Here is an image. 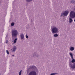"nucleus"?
I'll list each match as a JSON object with an SVG mask.
<instances>
[{"label": "nucleus", "instance_id": "f257e3e1", "mask_svg": "<svg viewBox=\"0 0 75 75\" xmlns=\"http://www.w3.org/2000/svg\"><path fill=\"white\" fill-rule=\"evenodd\" d=\"M12 37V38H17L18 35V31L17 30H13L11 32Z\"/></svg>", "mask_w": 75, "mask_h": 75}, {"label": "nucleus", "instance_id": "393cba45", "mask_svg": "<svg viewBox=\"0 0 75 75\" xmlns=\"http://www.w3.org/2000/svg\"><path fill=\"white\" fill-rule=\"evenodd\" d=\"M6 44H7L8 43V40H6Z\"/></svg>", "mask_w": 75, "mask_h": 75}, {"label": "nucleus", "instance_id": "39448f33", "mask_svg": "<svg viewBox=\"0 0 75 75\" xmlns=\"http://www.w3.org/2000/svg\"><path fill=\"white\" fill-rule=\"evenodd\" d=\"M33 57H35V58H38L39 57V54L37 52H35L33 54Z\"/></svg>", "mask_w": 75, "mask_h": 75}, {"label": "nucleus", "instance_id": "412c9836", "mask_svg": "<svg viewBox=\"0 0 75 75\" xmlns=\"http://www.w3.org/2000/svg\"><path fill=\"white\" fill-rule=\"evenodd\" d=\"M14 23L13 22L11 23V26H14Z\"/></svg>", "mask_w": 75, "mask_h": 75}, {"label": "nucleus", "instance_id": "4468645a", "mask_svg": "<svg viewBox=\"0 0 75 75\" xmlns=\"http://www.w3.org/2000/svg\"><path fill=\"white\" fill-rule=\"evenodd\" d=\"M70 50L71 51H72L74 50V47H70Z\"/></svg>", "mask_w": 75, "mask_h": 75}, {"label": "nucleus", "instance_id": "7ed1b4c3", "mask_svg": "<svg viewBox=\"0 0 75 75\" xmlns=\"http://www.w3.org/2000/svg\"><path fill=\"white\" fill-rule=\"evenodd\" d=\"M69 16L71 18H74L75 17V12L74 11H71L70 12Z\"/></svg>", "mask_w": 75, "mask_h": 75}, {"label": "nucleus", "instance_id": "cd10ccee", "mask_svg": "<svg viewBox=\"0 0 75 75\" xmlns=\"http://www.w3.org/2000/svg\"><path fill=\"white\" fill-rule=\"evenodd\" d=\"M0 75H1V74H0Z\"/></svg>", "mask_w": 75, "mask_h": 75}, {"label": "nucleus", "instance_id": "6e6552de", "mask_svg": "<svg viewBox=\"0 0 75 75\" xmlns=\"http://www.w3.org/2000/svg\"><path fill=\"white\" fill-rule=\"evenodd\" d=\"M69 11H64L63 12L64 13V16L67 17V16L68 15V14H69Z\"/></svg>", "mask_w": 75, "mask_h": 75}, {"label": "nucleus", "instance_id": "6ab92c4d", "mask_svg": "<svg viewBox=\"0 0 75 75\" xmlns=\"http://www.w3.org/2000/svg\"><path fill=\"white\" fill-rule=\"evenodd\" d=\"M26 1L27 2H31L33 1V0H26Z\"/></svg>", "mask_w": 75, "mask_h": 75}, {"label": "nucleus", "instance_id": "f03ea898", "mask_svg": "<svg viewBox=\"0 0 75 75\" xmlns=\"http://www.w3.org/2000/svg\"><path fill=\"white\" fill-rule=\"evenodd\" d=\"M52 32L53 34H56L58 33V29L56 27H54L52 29Z\"/></svg>", "mask_w": 75, "mask_h": 75}, {"label": "nucleus", "instance_id": "b1692460", "mask_svg": "<svg viewBox=\"0 0 75 75\" xmlns=\"http://www.w3.org/2000/svg\"><path fill=\"white\" fill-rule=\"evenodd\" d=\"M6 53L7 54H8V55L9 54V52H8V50H6Z\"/></svg>", "mask_w": 75, "mask_h": 75}, {"label": "nucleus", "instance_id": "9d476101", "mask_svg": "<svg viewBox=\"0 0 75 75\" xmlns=\"http://www.w3.org/2000/svg\"><path fill=\"white\" fill-rule=\"evenodd\" d=\"M36 68L35 66H30V68L27 70V71H28L30 69H34V68Z\"/></svg>", "mask_w": 75, "mask_h": 75}, {"label": "nucleus", "instance_id": "a878e982", "mask_svg": "<svg viewBox=\"0 0 75 75\" xmlns=\"http://www.w3.org/2000/svg\"><path fill=\"white\" fill-rule=\"evenodd\" d=\"M13 57H14V54L12 55Z\"/></svg>", "mask_w": 75, "mask_h": 75}, {"label": "nucleus", "instance_id": "bb28decb", "mask_svg": "<svg viewBox=\"0 0 75 75\" xmlns=\"http://www.w3.org/2000/svg\"><path fill=\"white\" fill-rule=\"evenodd\" d=\"M31 22H33V20H31Z\"/></svg>", "mask_w": 75, "mask_h": 75}, {"label": "nucleus", "instance_id": "2eb2a0df", "mask_svg": "<svg viewBox=\"0 0 75 75\" xmlns=\"http://www.w3.org/2000/svg\"><path fill=\"white\" fill-rule=\"evenodd\" d=\"M70 3L72 4H75V1L74 0H71L70 1Z\"/></svg>", "mask_w": 75, "mask_h": 75}, {"label": "nucleus", "instance_id": "dca6fc26", "mask_svg": "<svg viewBox=\"0 0 75 75\" xmlns=\"http://www.w3.org/2000/svg\"><path fill=\"white\" fill-rule=\"evenodd\" d=\"M58 35H59L57 33H56L54 34V37H58Z\"/></svg>", "mask_w": 75, "mask_h": 75}, {"label": "nucleus", "instance_id": "20e7f679", "mask_svg": "<svg viewBox=\"0 0 75 75\" xmlns=\"http://www.w3.org/2000/svg\"><path fill=\"white\" fill-rule=\"evenodd\" d=\"M69 65L72 69H75V63H74L73 64L71 63H69Z\"/></svg>", "mask_w": 75, "mask_h": 75}, {"label": "nucleus", "instance_id": "5701e85b", "mask_svg": "<svg viewBox=\"0 0 75 75\" xmlns=\"http://www.w3.org/2000/svg\"><path fill=\"white\" fill-rule=\"evenodd\" d=\"M25 37L26 38H28V35H27V34H26L25 35Z\"/></svg>", "mask_w": 75, "mask_h": 75}, {"label": "nucleus", "instance_id": "aec40b11", "mask_svg": "<svg viewBox=\"0 0 75 75\" xmlns=\"http://www.w3.org/2000/svg\"><path fill=\"white\" fill-rule=\"evenodd\" d=\"M57 73H52L50 74V75H56V74H57Z\"/></svg>", "mask_w": 75, "mask_h": 75}, {"label": "nucleus", "instance_id": "f8f14e48", "mask_svg": "<svg viewBox=\"0 0 75 75\" xmlns=\"http://www.w3.org/2000/svg\"><path fill=\"white\" fill-rule=\"evenodd\" d=\"M69 55H70L71 57V59H73V58H74V57H73V54H72V53H69Z\"/></svg>", "mask_w": 75, "mask_h": 75}, {"label": "nucleus", "instance_id": "1a4fd4ad", "mask_svg": "<svg viewBox=\"0 0 75 75\" xmlns=\"http://www.w3.org/2000/svg\"><path fill=\"white\" fill-rule=\"evenodd\" d=\"M16 49L17 47H16V46H15L13 47L12 49L11 50L12 51V52H15Z\"/></svg>", "mask_w": 75, "mask_h": 75}, {"label": "nucleus", "instance_id": "423d86ee", "mask_svg": "<svg viewBox=\"0 0 75 75\" xmlns=\"http://www.w3.org/2000/svg\"><path fill=\"white\" fill-rule=\"evenodd\" d=\"M29 75H37V73L35 71H32L30 72Z\"/></svg>", "mask_w": 75, "mask_h": 75}, {"label": "nucleus", "instance_id": "0eeeda50", "mask_svg": "<svg viewBox=\"0 0 75 75\" xmlns=\"http://www.w3.org/2000/svg\"><path fill=\"white\" fill-rule=\"evenodd\" d=\"M20 36L21 40H25V38H24V36L23 33L21 34L20 35Z\"/></svg>", "mask_w": 75, "mask_h": 75}, {"label": "nucleus", "instance_id": "f3484780", "mask_svg": "<svg viewBox=\"0 0 75 75\" xmlns=\"http://www.w3.org/2000/svg\"><path fill=\"white\" fill-rule=\"evenodd\" d=\"M17 38H15L14 40V44L16 43L17 42Z\"/></svg>", "mask_w": 75, "mask_h": 75}, {"label": "nucleus", "instance_id": "ddd939ff", "mask_svg": "<svg viewBox=\"0 0 75 75\" xmlns=\"http://www.w3.org/2000/svg\"><path fill=\"white\" fill-rule=\"evenodd\" d=\"M64 16H65V15L64 14V12H62L61 13V15L60 16V17H64Z\"/></svg>", "mask_w": 75, "mask_h": 75}, {"label": "nucleus", "instance_id": "a211bd4d", "mask_svg": "<svg viewBox=\"0 0 75 75\" xmlns=\"http://www.w3.org/2000/svg\"><path fill=\"white\" fill-rule=\"evenodd\" d=\"M75 62V59H73L71 61L72 63H74Z\"/></svg>", "mask_w": 75, "mask_h": 75}, {"label": "nucleus", "instance_id": "4be33fe9", "mask_svg": "<svg viewBox=\"0 0 75 75\" xmlns=\"http://www.w3.org/2000/svg\"><path fill=\"white\" fill-rule=\"evenodd\" d=\"M22 72V70H21L19 72V75H21V72Z\"/></svg>", "mask_w": 75, "mask_h": 75}, {"label": "nucleus", "instance_id": "9b49d317", "mask_svg": "<svg viewBox=\"0 0 75 75\" xmlns=\"http://www.w3.org/2000/svg\"><path fill=\"white\" fill-rule=\"evenodd\" d=\"M73 18H69V23H71L73 21V20H72V19Z\"/></svg>", "mask_w": 75, "mask_h": 75}]
</instances>
